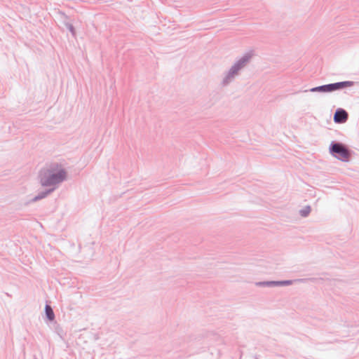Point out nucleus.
<instances>
[{"label": "nucleus", "mask_w": 359, "mask_h": 359, "mask_svg": "<svg viewBox=\"0 0 359 359\" xmlns=\"http://www.w3.org/2000/svg\"><path fill=\"white\" fill-rule=\"evenodd\" d=\"M39 179L42 187H54L66 180L67 171L61 164L52 163L47 168L41 169Z\"/></svg>", "instance_id": "obj_1"}, {"label": "nucleus", "mask_w": 359, "mask_h": 359, "mask_svg": "<svg viewBox=\"0 0 359 359\" xmlns=\"http://www.w3.org/2000/svg\"><path fill=\"white\" fill-rule=\"evenodd\" d=\"M331 152L337 154V158L341 161H347L350 157L348 150L342 144L336 143L332 146Z\"/></svg>", "instance_id": "obj_2"}, {"label": "nucleus", "mask_w": 359, "mask_h": 359, "mask_svg": "<svg viewBox=\"0 0 359 359\" xmlns=\"http://www.w3.org/2000/svg\"><path fill=\"white\" fill-rule=\"evenodd\" d=\"M346 82L336 83H332V84H329V85H325V86L313 88L311 90V91H312V92H316V91L331 92V91H334V90H338L339 88H341L346 86Z\"/></svg>", "instance_id": "obj_3"}, {"label": "nucleus", "mask_w": 359, "mask_h": 359, "mask_svg": "<svg viewBox=\"0 0 359 359\" xmlns=\"http://www.w3.org/2000/svg\"><path fill=\"white\" fill-rule=\"evenodd\" d=\"M348 118V114L344 109H338L334 114V121L336 123H344Z\"/></svg>", "instance_id": "obj_4"}, {"label": "nucleus", "mask_w": 359, "mask_h": 359, "mask_svg": "<svg viewBox=\"0 0 359 359\" xmlns=\"http://www.w3.org/2000/svg\"><path fill=\"white\" fill-rule=\"evenodd\" d=\"M55 189V187H53L40 191L36 196H35L32 199H31L30 202L34 203L43 198H45L46 196H48L49 194L53 192Z\"/></svg>", "instance_id": "obj_5"}, {"label": "nucleus", "mask_w": 359, "mask_h": 359, "mask_svg": "<svg viewBox=\"0 0 359 359\" xmlns=\"http://www.w3.org/2000/svg\"><path fill=\"white\" fill-rule=\"evenodd\" d=\"M45 313H46V318L49 321H53L55 318V313L52 309V307L46 304L45 306Z\"/></svg>", "instance_id": "obj_6"}, {"label": "nucleus", "mask_w": 359, "mask_h": 359, "mask_svg": "<svg viewBox=\"0 0 359 359\" xmlns=\"http://www.w3.org/2000/svg\"><path fill=\"white\" fill-rule=\"evenodd\" d=\"M291 280H285V281H281V282H267V283H259V285H287L292 284Z\"/></svg>", "instance_id": "obj_7"}, {"label": "nucleus", "mask_w": 359, "mask_h": 359, "mask_svg": "<svg viewBox=\"0 0 359 359\" xmlns=\"http://www.w3.org/2000/svg\"><path fill=\"white\" fill-rule=\"evenodd\" d=\"M64 25L66 28L71 32L74 37H76V30L72 24L68 22H64Z\"/></svg>", "instance_id": "obj_8"}, {"label": "nucleus", "mask_w": 359, "mask_h": 359, "mask_svg": "<svg viewBox=\"0 0 359 359\" xmlns=\"http://www.w3.org/2000/svg\"><path fill=\"white\" fill-rule=\"evenodd\" d=\"M310 212V208L307 207L305 210L301 211L302 216H306Z\"/></svg>", "instance_id": "obj_9"}, {"label": "nucleus", "mask_w": 359, "mask_h": 359, "mask_svg": "<svg viewBox=\"0 0 359 359\" xmlns=\"http://www.w3.org/2000/svg\"><path fill=\"white\" fill-rule=\"evenodd\" d=\"M246 61H247V60H244V59H243V61H241V62L238 63V65H239L240 67H242V66L244 65L245 62H246Z\"/></svg>", "instance_id": "obj_10"}, {"label": "nucleus", "mask_w": 359, "mask_h": 359, "mask_svg": "<svg viewBox=\"0 0 359 359\" xmlns=\"http://www.w3.org/2000/svg\"><path fill=\"white\" fill-rule=\"evenodd\" d=\"M62 15L65 18H68L67 15H66L64 13H62Z\"/></svg>", "instance_id": "obj_11"}]
</instances>
